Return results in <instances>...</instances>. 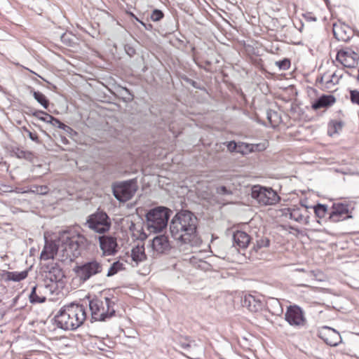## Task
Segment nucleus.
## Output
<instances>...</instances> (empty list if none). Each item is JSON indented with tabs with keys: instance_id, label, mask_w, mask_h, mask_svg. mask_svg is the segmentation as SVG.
<instances>
[{
	"instance_id": "f257e3e1",
	"label": "nucleus",
	"mask_w": 359,
	"mask_h": 359,
	"mask_svg": "<svg viewBox=\"0 0 359 359\" xmlns=\"http://www.w3.org/2000/svg\"><path fill=\"white\" fill-rule=\"evenodd\" d=\"M197 218L189 211H181L172 218L170 229L172 236L177 241L190 243L196 236Z\"/></svg>"
},
{
	"instance_id": "f03ea898",
	"label": "nucleus",
	"mask_w": 359,
	"mask_h": 359,
	"mask_svg": "<svg viewBox=\"0 0 359 359\" xmlns=\"http://www.w3.org/2000/svg\"><path fill=\"white\" fill-rule=\"evenodd\" d=\"M59 327L65 330H75L86 320L87 309L79 304L70 303L63 306L55 317Z\"/></svg>"
},
{
	"instance_id": "7ed1b4c3",
	"label": "nucleus",
	"mask_w": 359,
	"mask_h": 359,
	"mask_svg": "<svg viewBox=\"0 0 359 359\" xmlns=\"http://www.w3.org/2000/svg\"><path fill=\"white\" fill-rule=\"evenodd\" d=\"M114 303L111 299L100 297L90 301L89 307L92 318L95 320H104L111 317L114 313Z\"/></svg>"
},
{
	"instance_id": "20e7f679",
	"label": "nucleus",
	"mask_w": 359,
	"mask_h": 359,
	"mask_svg": "<svg viewBox=\"0 0 359 359\" xmlns=\"http://www.w3.org/2000/svg\"><path fill=\"white\" fill-rule=\"evenodd\" d=\"M62 247L67 256L76 257L80 255L79 249L85 241V238L76 232H65L61 237Z\"/></svg>"
},
{
	"instance_id": "39448f33",
	"label": "nucleus",
	"mask_w": 359,
	"mask_h": 359,
	"mask_svg": "<svg viewBox=\"0 0 359 359\" xmlns=\"http://www.w3.org/2000/svg\"><path fill=\"white\" fill-rule=\"evenodd\" d=\"M169 218V210L158 207L151 210L147 215L149 228L151 231H161L166 227Z\"/></svg>"
},
{
	"instance_id": "423d86ee",
	"label": "nucleus",
	"mask_w": 359,
	"mask_h": 359,
	"mask_svg": "<svg viewBox=\"0 0 359 359\" xmlns=\"http://www.w3.org/2000/svg\"><path fill=\"white\" fill-rule=\"evenodd\" d=\"M102 264L97 260L93 259L74 269V272L80 280L85 282L92 276L101 273Z\"/></svg>"
},
{
	"instance_id": "0eeeda50",
	"label": "nucleus",
	"mask_w": 359,
	"mask_h": 359,
	"mask_svg": "<svg viewBox=\"0 0 359 359\" xmlns=\"http://www.w3.org/2000/svg\"><path fill=\"white\" fill-rule=\"evenodd\" d=\"M252 197L260 205H269L276 203L279 197L276 191L271 188L254 186L252 189Z\"/></svg>"
},
{
	"instance_id": "6e6552de",
	"label": "nucleus",
	"mask_w": 359,
	"mask_h": 359,
	"mask_svg": "<svg viewBox=\"0 0 359 359\" xmlns=\"http://www.w3.org/2000/svg\"><path fill=\"white\" fill-rule=\"evenodd\" d=\"M87 223L90 229L99 233L108 231L111 226V222L108 215L104 212H96L89 216Z\"/></svg>"
},
{
	"instance_id": "1a4fd4ad",
	"label": "nucleus",
	"mask_w": 359,
	"mask_h": 359,
	"mask_svg": "<svg viewBox=\"0 0 359 359\" xmlns=\"http://www.w3.org/2000/svg\"><path fill=\"white\" fill-rule=\"evenodd\" d=\"M137 190L136 185L130 182L117 184L114 187V196L120 201L126 202L130 200Z\"/></svg>"
},
{
	"instance_id": "9d476101",
	"label": "nucleus",
	"mask_w": 359,
	"mask_h": 359,
	"mask_svg": "<svg viewBox=\"0 0 359 359\" xmlns=\"http://www.w3.org/2000/svg\"><path fill=\"white\" fill-rule=\"evenodd\" d=\"M336 60L344 67L354 68L359 61V55L349 48L342 49L337 52Z\"/></svg>"
},
{
	"instance_id": "9b49d317",
	"label": "nucleus",
	"mask_w": 359,
	"mask_h": 359,
	"mask_svg": "<svg viewBox=\"0 0 359 359\" xmlns=\"http://www.w3.org/2000/svg\"><path fill=\"white\" fill-rule=\"evenodd\" d=\"M351 217L348 205L343 203H334L330 214V219L333 222H339Z\"/></svg>"
},
{
	"instance_id": "f8f14e48",
	"label": "nucleus",
	"mask_w": 359,
	"mask_h": 359,
	"mask_svg": "<svg viewBox=\"0 0 359 359\" xmlns=\"http://www.w3.org/2000/svg\"><path fill=\"white\" fill-rule=\"evenodd\" d=\"M318 336L327 345L331 346H336L341 341V337L339 333L335 330L328 327H322L319 331Z\"/></svg>"
},
{
	"instance_id": "ddd939ff",
	"label": "nucleus",
	"mask_w": 359,
	"mask_h": 359,
	"mask_svg": "<svg viewBox=\"0 0 359 359\" xmlns=\"http://www.w3.org/2000/svg\"><path fill=\"white\" fill-rule=\"evenodd\" d=\"M285 319L291 325H303L305 321L302 311L297 306H290L285 313Z\"/></svg>"
},
{
	"instance_id": "4468645a",
	"label": "nucleus",
	"mask_w": 359,
	"mask_h": 359,
	"mask_svg": "<svg viewBox=\"0 0 359 359\" xmlns=\"http://www.w3.org/2000/svg\"><path fill=\"white\" fill-rule=\"evenodd\" d=\"M100 246L104 255H111L116 252L117 242L114 237L102 236L99 238Z\"/></svg>"
},
{
	"instance_id": "2eb2a0df",
	"label": "nucleus",
	"mask_w": 359,
	"mask_h": 359,
	"mask_svg": "<svg viewBox=\"0 0 359 359\" xmlns=\"http://www.w3.org/2000/svg\"><path fill=\"white\" fill-rule=\"evenodd\" d=\"M151 248L156 254H163L170 249L168 237L165 235L156 236L151 243Z\"/></svg>"
},
{
	"instance_id": "dca6fc26",
	"label": "nucleus",
	"mask_w": 359,
	"mask_h": 359,
	"mask_svg": "<svg viewBox=\"0 0 359 359\" xmlns=\"http://www.w3.org/2000/svg\"><path fill=\"white\" fill-rule=\"evenodd\" d=\"M130 257L132 262L135 263V264H132L133 266H137L140 263L147 259L144 244L142 242L138 243L137 245L133 247Z\"/></svg>"
},
{
	"instance_id": "f3484780",
	"label": "nucleus",
	"mask_w": 359,
	"mask_h": 359,
	"mask_svg": "<svg viewBox=\"0 0 359 359\" xmlns=\"http://www.w3.org/2000/svg\"><path fill=\"white\" fill-rule=\"evenodd\" d=\"M242 305L252 313L261 311L262 307V302L251 294L245 295Z\"/></svg>"
},
{
	"instance_id": "a211bd4d",
	"label": "nucleus",
	"mask_w": 359,
	"mask_h": 359,
	"mask_svg": "<svg viewBox=\"0 0 359 359\" xmlns=\"http://www.w3.org/2000/svg\"><path fill=\"white\" fill-rule=\"evenodd\" d=\"M336 102V98L332 95H323L312 104V109L317 110L322 108H328Z\"/></svg>"
},
{
	"instance_id": "6ab92c4d",
	"label": "nucleus",
	"mask_w": 359,
	"mask_h": 359,
	"mask_svg": "<svg viewBox=\"0 0 359 359\" xmlns=\"http://www.w3.org/2000/svg\"><path fill=\"white\" fill-rule=\"evenodd\" d=\"M290 218L301 224L308 223V212L303 208H294L290 210Z\"/></svg>"
},
{
	"instance_id": "aec40b11",
	"label": "nucleus",
	"mask_w": 359,
	"mask_h": 359,
	"mask_svg": "<svg viewBox=\"0 0 359 359\" xmlns=\"http://www.w3.org/2000/svg\"><path fill=\"white\" fill-rule=\"evenodd\" d=\"M333 34L338 41H347L351 37L349 28L345 25H334Z\"/></svg>"
},
{
	"instance_id": "412c9836",
	"label": "nucleus",
	"mask_w": 359,
	"mask_h": 359,
	"mask_svg": "<svg viewBox=\"0 0 359 359\" xmlns=\"http://www.w3.org/2000/svg\"><path fill=\"white\" fill-rule=\"evenodd\" d=\"M233 241L239 248H246L250 243V236L243 231H236L233 233Z\"/></svg>"
},
{
	"instance_id": "4be33fe9",
	"label": "nucleus",
	"mask_w": 359,
	"mask_h": 359,
	"mask_svg": "<svg viewBox=\"0 0 359 359\" xmlns=\"http://www.w3.org/2000/svg\"><path fill=\"white\" fill-rule=\"evenodd\" d=\"M28 276L27 271H4L1 274L2 279L6 281L19 282L25 279Z\"/></svg>"
},
{
	"instance_id": "5701e85b",
	"label": "nucleus",
	"mask_w": 359,
	"mask_h": 359,
	"mask_svg": "<svg viewBox=\"0 0 359 359\" xmlns=\"http://www.w3.org/2000/svg\"><path fill=\"white\" fill-rule=\"evenodd\" d=\"M344 126V122L340 120H332L328 123L327 133L330 136H333L341 131Z\"/></svg>"
},
{
	"instance_id": "b1692460",
	"label": "nucleus",
	"mask_w": 359,
	"mask_h": 359,
	"mask_svg": "<svg viewBox=\"0 0 359 359\" xmlns=\"http://www.w3.org/2000/svg\"><path fill=\"white\" fill-rule=\"evenodd\" d=\"M56 254V249L52 244L46 245L41 253V259L43 260H48L53 259Z\"/></svg>"
},
{
	"instance_id": "393cba45",
	"label": "nucleus",
	"mask_w": 359,
	"mask_h": 359,
	"mask_svg": "<svg viewBox=\"0 0 359 359\" xmlns=\"http://www.w3.org/2000/svg\"><path fill=\"white\" fill-rule=\"evenodd\" d=\"M29 301L32 304L42 303L46 301V297L41 295V292L37 291L36 286H34L29 294Z\"/></svg>"
},
{
	"instance_id": "a878e982",
	"label": "nucleus",
	"mask_w": 359,
	"mask_h": 359,
	"mask_svg": "<svg viewBox=\"0 0 359 359\" xmlns=\"http://www.w3.org/2000/svg\"><path fill=\"white\" fill-rule=\"evenodd\" d=\"M32 95L34 97V99L39 102L40 103L43 107V108L45 109H48V107H49V100H48V98L46 97V96L43 94L42 93L39 92V91H33L32 92Z\"/></svg>"
},
{
	"instance_id": "bb28decb",
	"label": "nucleus",
	"mask_w": 359,
	"mask_h": 359,
	"mask_svg": "<svg viewBox=\"0 0 359 359\" xmlns=\"http://www.w3.org/2000/svg\"><path fill=\"white\" fill-rule=\"evenodd\" d=\"M124 269V265L122 262H120L119 261L113 263V264L109 268L107 276H112L117 273L118 271H122Z\"/></svg>"
},
{
	"instance_id": "cd10ccee",
	"label": "nucleus",
	"mask_w": 359,
	"mask_h": 359,
	"mask_svg": "<svg viewBox=\"0 0 359 359\" xmlns=\"http://www.w3.org/2000/svg\"><path fill=\"white\" fill-rule=\"evenodd\" d=\"M30 191L37 194L45 195L48 193L49 188L46 185H33L30 188Z\"/></svg>"
},
{
	"instance_id": "c85d7f7f",
	"label": "nucleus",
	"mask_w": 359,
	"mask_h": 359,
	"mask_svg": "<svg viewBox=\"0 0 359 359\" xmlns=\"http://www.w3.org/2000/svg\"><path fill=\"white\" fill-rule=\"evenodd\" d=\"M32 116L35 117L36 118L42 121L43 122H46L47 123H49L48 116H50V115L46 111H36L32 113Z\"/></svg>"
},
{
	"instance_id": "c756f323",
	"label": "nucleus",
	"mask_w": 359,
	"mask_h": 359,
	"mask_svg": "<svg viewBox=\"0 0 359 359\" xmlns=\"http://www.w3.org/2000/svg\"><path fill=\"white\" fill-rule=\"evenodd\" d=\"M251 147H252L251 144L239 142L238 147V153H241L242 154L252 153Z\"/></svg>"
},
{
	"instance_id": "7c9ffc66",
	"label": "nucleus",
	"mask_w": 359,
	"mask_h": 359,
	"mask_svg": "<svg viewBox=\"0 0 359 359\" xmlns=\"http://www.w3.org/2000/svg\"><path fill=\"white\" fill-rule=\"evenodd\" d=\"M314 211L319 218H323L326 215L327 208L323 205H318L315 207Z\"/></svg>"
},
{
	"instance_id": "2f4dec72",
	"label": "nucleus",
	"mask_w": 359,
	"mask_h": 359,
	"mask_svg": "<svg viewBox=\"0 0 359 359\" xmlns=\"http://www.w3.org/2000/svg\"><path fill=\"white\" fill-rule=\"evenodd\" d=\"M48 118L49 119L48 123L52 124L53 126H57V127L61 129H65V128L66 127V126L63 123H62L59 119L55 118L52 115H50V116H48Z\"/></svg>"
},
{
	"instance_id": "473e14b6",
	"label": "nucleus",
	"mask_w": 359,
	"mask_h": 359,
	"mask_svg": "<svg viewBox=\"0 0 359 359\" xmlns=\"http://www.w3.org/2000/svg\"><path fill=\"white\" fill-rule=\"evenodd\" d=\"M269 245V240L266 238H262L257 241L256 250L261 249L262 248L268 247Z\"/></svg>"
},
{
	"instance_id": "72a5a7b5",
	"label": "nucleus",
	"mask_w": 359,
	"mask_h": 359,
	"mask_svg": "<svg viewBox=\"0 0 359 359\" xmlns=\"http://www.w3.org/2000/svg\"><path fill=\"white\" fill-rule=\"evenodd\" d=\"M163 16L164 15L161 11L156 9L152 12L151 15V19L153 21L156 22L161 20L163 18Z\"/></svg>"
},
{
	"instance_id": "f704fd0d",
	"label": "nucleus",
	"mask_w": 359,
	"mask_h": 359,
	"mask_svg": "<svg viewBox=\"0 0 359 359\" xmlns=\"http://www.w3.org/2000/svg\"><path fill=\"white\" fill-rule=\"evenodd\" d=\"M276 65L279 67L281 69H288L290 67V61L287 59H284L283 60L276 62Z\"/></svg>"
},
{
	"instance_id": "c9c22d12",
	"label": "nucleus",
	"mask_w": 359,
	"mask_h": 359,
	"mask_svg": "<svg viewBox=\"0 0 359 359\" xmlns=\"http://www.w3.org/2000/svg\"><path fill=\"white\" fill-rule=\"evenodd\" d=\"M251 151L252 152L255 151H262L266 149V145L265 143H259V144H251Z\"/></svg>"
},
{
	"instance_id": "e433bc0d",
	"label": "nucleus",
	"mask_w": 359,
	"mask_h": 359,
	"mask_svg": "<svg viewBox=\"0 0 359 359\" xmlns=\"http://www.w3.org/2000/svg\"><path fill=\"white\" fill-rule=\"evenodd\" d=\"M351 100L353 103L359 105V90H353L350 92Z\"/></svg>"
},
{
	"instance_id": "4c0bfd02",
	"label": "nucleus",
	"mask_w": 359,
	"mask_h": 359,
	"mask_svg": "<svg viewBox=\"0 0 359 359\" xmlns=\"http://www.w3.org/2000/svg\"><path fill=\"white\" fill-rule=\"evenodd\" d=\"M238 143H236L235 142H229L227 144V149L229 151H236L238 152Z\"/></svg>"
},
{
	"instance_id": "58836bf2",
	"label": "nucleus",
	"mask_w": 359,
	"mask_h": 359,
	"mask_svg": "<svg viewBox=\"0 0 359 359\" xmlns=\"http://www.w3.org/2000/svg\"><path fill=\"white\" fill-rule=\"evenodd\" d=\"M28 135L31 140H32L33 141H34L37 143H39L40 141H39V138L37 133H32V132L29 131Z\"/></svg>"
},
{
	"instance_id": "ea45409f",
	"label": "nucleus",
	"mask_w": 359,
	"mask_h": 359,
	"mask_svg": "<svg viewBox=\"0 0 359 359\" xmlns=\"http://www.w3.org/2000/svg\"><path fill=\"white\" fill-rule=\"evenodd\" d=\"M27 154H30V153H27L26 151H19V153L18 154V157H26V155Z\"/></svg>"
},
{
	"instance_id": "a19ab883",
	"label": "nucleus",
	"mask_w": 359,
	"mask_h": 359,
	"mask_svg": "<svg viewBox=\"0 0 359 359\" xmlns=\"http://www.w3.org/2000/svg\"><path fill=\"white\" fill-rule=\"evenodd\" d=\"M57 273L59 274V276L61 274V271H60V270H59V269H53V271H50V273H50V276H51V275H52V273ZM50 280H53V278H52V276H50Z\"/></svg>"
},
{
	"instance_id": "79ce46f5",
	"label": "nucleus",
	"mask_w": 359,
	"mask_h": 359,
	"mask_svg": "<svg viewBox=\"0 0 359 359\" xmlns=\"http://www.w3.org/2000/svg\"><path fill=\"white\" fill-rule=\"evenodd\" d=\"M353 32L354 33L355 35H356L357 36L359 37V29H357V28H353Z\"/></svg>"
},
{
	"instance_id": "37998d69",
	"label": "nucleus",
	"mask_w": 359,
	"mask_h": 359,
	"mask_svg": "<svg viewBox=\"0 0 359 359\" xmlns=\"http://www.w3.org/2000/svg\"><path fill=\"white\" fill-rule=\"evenodd\" d=\"M358 81H359V69H358V77H357Z\"/></svg>"
},
{
	"instance_id": "c03bdc74",
	"label": "nucleus",
	"mask_w": 359,
	"mask_h": 359,
	"mask_svg": "<svg viewBox=\"0 0 359 359\" xmlns=\"http://www.w3.org/2000/svg\"><path fill=\"white\" fill-rule=\"evenodd\" d=\"M311 20L315 21L316 19V18H312Z\"/></svg>"
},
{
	"instance_id": "a18cd8bd",
	"label": "nucleus",
	"mask_w": 359,
	"mask_h": 359,
	"mask_svg": "<svg viewBox=\"0 0 359 359\" xmlns=\"http://www.w3.org/2000/svg\"><path fill=\"white\" fill-rule=\"evenodd\" d=\"M222 190H223V191H225V190H226V188L223 187H222Z\"/></svg>"
}]
</instances>
